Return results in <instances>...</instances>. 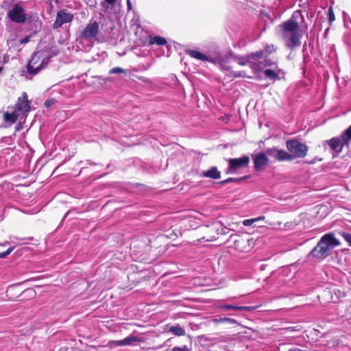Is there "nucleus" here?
I'll return each mask as SVG.
<instances>
[{
	"instance_id": "obj_30",
	"label": "nucleus",
	"mask_w": 351,
	"mask_h": 351,
	"mask_svg": "<svg viewBox=\"0 0 351 351\" xmlns=\"http://www.w3.org/2000/svg\"><path fill=\"white\" fill-rule=\"evenodd\" d=\"M262 51H264L265 56L267 58L270 53L274 52L275 51V47L274 45H267L265 47L262 49Z\"/></svg>"
},
{
	"instance_id": "obj_19",
	"label": "nucleus",
	"mask_w": 351,
	"mask_h": 351,
	"mask_svg": "<svg viewBox=\"0 0 351 351\" xmlns=\"http://www.w3.org/2000/svg\"><path fill=\"white\" fill-rule=\"evenodd\" d=\"M121 341V346H132L136 342L140 341V339L135 336L130 335L126 338L120 340Z\"/></svg>"
},
{
	"instance_id": "obj_3",
	"label": "nucleus",
	"mask_w": 351,
	"mask_h": 351,
	"mask_svg": "<svg viewBox=\"0 0 351 351\" xmlns=\"http://www.w3.org/2000/svg\"><path fill=\"white\" fill-rule=\"evenodd\" d=\"M55 54L50 49L39 50L34 52L27 65L29 75L33 76L45 68Z\"/></svg>"
},
{
	"instance_id": "obj_53",
	"label": "nucleus",
	"mask_w": 351,
	"mask_h": 351,
	"mask_svg": "<svg viewBox=\"0 0 351 351\" xmlns=\"http://www.w3.org/2000/svg\"><path fill=\"white\" fill-rule=\"evenodd\" d=\"M171 351H176V347L173 348L171 349Z\"/></svg>"
},
{
	"instance_id": "obj_37",
	"label": "nucleus",
	"mask_w": 351,
	"mask_h": 351,
	"mask_svg": "<svg viewBox=\"0 0 351 351\" xmlns=\"http://www.w3.org/2000/svg\"><path fill=\"white\" fill-rule=\"evenodd\" d=\"M256 221V219H254V218L245 219L243 221V224L246 226H252Z\"/></svg>"
},
{
	"instance_id": "obj_45",
	"label": "nucleus",
	"mask_w": 351,
	"mask_h": 351,
	"mask_svg": "<svg viewBox=\"0 0 351 351\" xmlns=\"http://www.w3.org/2000/svg\"><path fill=\"white\" fill-rule=\"evenodd\" d=\"M265 216L262 215L258 217L254 218V219H256V221H258L260 220H263V219H265Z\"/></svg>"
},
{
	"instance_id": "obj_34",
	"label": "nucleus",
	"mask_w": 351,
	"mask_h": 351,
	"mask_svg": "<svg viewBox=\"0 0 351 351\" xmlns=\"http://www.w3.org/2000/svg\"><path fill=\"white\" fill-rule=\"evenodd\" d=\"M328 23H329V24H331L335 19V14H334L333 10L331 7L328 10Z\"/></svg>"
},
{
	"instance_id": "obj_21",
	"label": "nucleus",
	"mask_w": 351,
	"mask_h": 351,
	"mask_svg": "<svg viewBox=\"0 0 351 351\" xmlns=\"http://www.w3.org/2000/svg\"><path fill=\"white\" fill-rule=\"evenodd\" d=\"M260 64H262V66L258 68V71H261V70L264 69L267 66L278 68L277 63L275 61L267 58V57L264 58V60L261 61V62Z\"/></svg>"
},
{
	"instance_id": "obj_17",
	"label": "nucleus",
	"mask_w": 351,
	"mask_h": 351,
	"mask_svg": "<svg viewBox=\"0 0 351 351\" xmlns=\"http://www.w3.org/2000/svg\"><path fill=\"white\" fill-rule=\"evenodd\" d=\"M156 45L158 46H163L167 45V40L165 38L159 36H149L147 40V45L150 46Z\"/></svg>"
},
{
	"instance_id": "obj_23",
	"label": "nucleus",
	"mask_w": 351,
	"mask_h": 351,
	"mask_svg": "<svg viewBox=\"0 0 351 351\" xmlns=\"http://www.w3.org/2000/svg\"><path fill=\"white\" fill-rule=\"evenodd\" d=\"M341 138L343 144L348 146L351 141V125L343 132Z\"/></svg>"
},
{
	"instance_id": "obj_2",
	"label": "nucleus",
	"mask_w": 351,
	"mask_h": 351,
	"mask_svg": "<svg viewBox=\"0 0 351 351\" xmlns=\"http://www.w3.org/2000/svg\"><path fill=\"white\" fill-rule=\"evenodd\" d=\"M340 245V241L336 239L332 233L323 235L317 245L311 250L308 257L324 260L330 254V252Z\"/></svg>"
},
{
	"instance_id": "obj_32",
	"label": "nucleus",
	"mask_w": 351,
	"mask_h": 351,
	"mask_svg": "<svg viewBox=\"0 0 351 351\" xmlns=\"http://www.w3.org/2000/svg\"><path fill=\"white\" fill-rule=\"evenodd\" d=\"M122 73H125V71L121 67H114L110 71V74H119Z\"/></svg>"
},
{
	"instance_id": "obj_12",
	"label": "nucleus",
	"mask_w": 351,
	"mask_h": 351,
	"mask_svg": "<svg viewBox=\"0 0 351 351\" xmlns=\"http://www.w3.org/2000/svg\"><path fill=\"white\" fill-rule=\"evenodd\" d=\"M254 169L256 171L262 169V168L268 164L269 160L266 154L263 152H259L252 156Z\"/></svg>"
},
{
	"instance_id": "obj_54",
	"label": "nucleus",
	"mask_w": 351,
	"mask_h": 351,
	"mask_svg": "<svg viewBox=\"0 0 351 351\" xmlns=\"http://www.w3.org/2000/svg\"><path fill=\"white\" fill-rule=\"evenodd\" d=\"M304 51H305V45L304 46V48H303V49H302V52L304 53Z\"/></svg>"
},
{
	"instance_id": "obj_40",
	"label": "nucleus",
	"mask_w": 351,
	"mask_h": 351,
	"mask_svg": "<svg viewBox=\"0 0 351 351\" xmlns=\"http://www.w3.org/2000/svg\"><path fill=\"white\" fill-rule=\"evenodd\" d=\"M53 104H54L53 99H49V100L45 101V106L47 108H49V107L51 106Z\"/></svg>"
},
{
	"instance_id": "obj_14",
	"label": "nucleus",
	"mask_w": 351,
	"mask_h": 351,
	"mask_svg": "<svg viewBox=\"0 0 351 351\" xmlns=\"http://www.w3.org/2000/svg\"><path fill=\"white\" fill-rule=\"evenodd\" d=\"M186 53L191 58L202 62H208L211 63V61H213V56L204 54L195 49H187Z\"/></svg>"
},
{
	"instance_id": "obj_20",
	"label": "nucleus",
	"mask_w": 351,
	"mask_h": 351,
	"mask_svg": "<svg viewBox=\"0 0 351 351\" xmlns=\"http://www.w3.org/2000/svg\"><path fill=\"white\" fill-rule=\"evenodd\" d=\"M235 61L241 66L249 65L251 68V61L249 58V54L246 56H237L235 57Z\"/></svg>"
},
{
	"instance_id": "obj_52",
	"label": "nucleus",
	"mask_w": 351,
	"mask_h": 351,
	"mask_svg": "<svg viewBox=\"0 0 351 351\" xmlns=\"http://www.w3.org/2000/svg\"><path fill=\"white\" fill-rule=\"evenodd\" d=\"M2 70H3V67L0 66V73H1Z\"/></svg>"
},
{
	"instance_id": "obj_10",
	"label": "nucleus",
	"mask_w": 351,
	"mask_h": 351,
	"mask_svg": "<svg viewBox=\"0 0 351 351\" xmlns=\"http://www.w3.org/2000/svg\"><path fill=\"white\" fill-rule=\"evenodd\" d=\"M249 58L251 61V69L255 71H258V68L262 66V64H260L261 62V60L266 57L264 51L260 49L249 53Z\"/></svg>"
},
{
	"instance_id": "obj_50",
	"label": "nucleus",
	"mask_w": 351,
	"mask_h": 351,
	"mask_svg": "<svg viewBox=\"0 0 351 351\" xmlns=\"http://www.w3.org/2000/svg\"><path fill=\"white\" fill-rule=\"evenodd\" d=\"M176 303H177V306L180 305V300H177Z\"/></svg>"
},
{
	"instance_id": "obj_33",
	"label": "nucleus",
	"mask_w": 351,
	"mask_h": 351,
	"mask_svg": "<svg viewBox=\"0 0 351 351\" xmlns=\"http://www.w3.org/2000/svg\"><path fill=\"white\" fill-rule=\"evenodd\" d=\"M256 308V306H239V311H253Z\"/></svg>"
},
{
	"instance_id": "obj_13",
	"label": "nucleus",
	"mask_w": 351,
	"mask_h": 351,
	"mask_svg": "<svg viewBox=\"0 0 351 351\" xmlns=\"http://www.w3.org/2000/svg\"><path fill=\"white\" fill-rule=\"evenodd\" d=\"M215 53V56L213 57V61H211V63L218 64L221 70L230 73V71L232 70L230 67L227 64L228 62L227 58L221 57L218 51H216Z\"/></svg>"
},
{
	"instance_id": "obj_9",
	"label": "nucleus",
	"mask_w": 351,
	"mask_h": 351,
	"mask_svg": "<svg viewBox=\"0 0 351 351\" xmlns=\"http://www.w3.org/2000/svg\"><path fill=\"white\" fill-rule=\"evenodd\" d=\"M249 162L250 158L245 155L240 158H230L228 160V172L231 173L240 168L247 167Z\"/></svg>"
},
{
	"instance_id": "obj_42",
	"label": "nucleus",
	"mask_w": 351,
	"mask_h": 351,
	"mask_svg": "<svg viewBox=\"0 0 351 351\" xmlns=\"http://www.w3.org/2000/svg\"><path fill=\"white\" fill-rule=\"evenodd\" d=\"M177 351H191V349L184 346L183 347H177Z\"/></svg>"
},
{
	"instance_id": "obj_41",
	"label": "nucleus",
	"mask_w": 351,
	"mask_h": 351,
	"mask_svg": "<svg viewBox=\"0 0 351 351\" xmlns=\"http://www.w3.org/2000/svg\"><path fill=\"white\" fill-rule=\"evenodd\" d=\"M238 55L235 54L234 52H232V51H229L228 55H227V57L226 58L228 59V58H232L234 60H235V57H237Z\"/></svg>"
},
{
	"instance_id": "obj_1",
	"label": "nucleus",
	"mask_w": 351,
	"mask_h": 351,
	"mask_svg": "<svg viewBox=\"0 0 351 351\" xmlns=\"http://www.w3.org/2000/svg\"><path fill=\"white\" fill-rule=\"evenodd\" d=\"M304 21L300 11H295L291 18L278 25L282 36L287 42V47L293 49L300 46L303 31L300 27Z\"/></svg>"
},
{
	"instance_id": "obj_51",
	"label": "nucleus",
	"mask_w": 351,
	"mask_h": 351,
	"mask_svg": "<svg viewBox=\"0 0 351 351\" xmlns=\"http://www.w3.org/2000/svg\"><path fill=\"white\" fill-rule=\"evenodd\" d=\"M7 243H8V242H7V241H6V242H5L4 243H0V245H6Z\"/></svg>"
},
{
	"instance_id": "obj_49",
	"label": "nucleus",
	"mask_w": 351,
	"mask_h": 351,
	"mask_svg": "<svg viewBox=\"0 0 351 351\" xmlns=\"http://www.w3.org/2000/svg\"><path fill=\"white\" fill-rule=\"evenodd\" d=\"M3 59H4V62H7L8 60V57L4 56Z\"/></svg>"
},
{
	"instance_id": "obj_11",
	"label": "nucleus",
	"mask_w": 351,
	"mask_h": 351,
	"mask_svg": "<svg viewBox=\"0 0 351 351\" xmlns=\"http://www.w3.org/2000/svg\"><path fill=\"white\" fill-rule=\"evenodd\" d=\"M16 110L23 112V114L30 111V104L26 93H23L22 97L19 98L18 103L16 104Z\"/></svg>"
},
{
	"instance_id": "obj_28",
	"label": "nucleus",
	"mask_w": 351,
	"mask_h": 351,
	"mask_svg": "<svg viewBox=\"0 0 351 351\" xmlns=\"http://www.w3.org/2000/svg\"><path fill=\"white\" fill-rule=\"evenodd\" d=\"M280 149H278L277 147H272V148H268L265 150V152L267 155H269L271 157H273L276 160L278 159V155L279 153Z\"/></svg>"
},
{
	"instance_id": "obj_16",
	"label": "nucleus",
	"mask_w": 351,
	"mask_h": 351,
	"mask_svg": "<svg viewBox=\"0 0 351 351\" xmlns=\"http://www.w3.org/2000/svg\"><path fill=\"white\" fill-rule=\"evenodd\" d=\"M343 145V143H342L340 138L338 137L332 138L328 141L330 148L337 154L342 151Z\"/></svg>"
},
{
	"instance_id": "obj_29",
	"label": "nucleus",
	"mask_w": 351,
	"mask_h": 351,
	"mask_svg": "<svg viewBox=\"0 0 351 351\" xmlns=\"http://www.w3.org/2000/svg\"><path fill=\"white\" fill-rule=\"evenodd\" d=\"M228 75L232 77L237 78V77H245V71H230V73H228Z\"/></svg>"
},
{
	"instance_id": "obj_36",
	"label": "nucleus",
	"mask_w": 351,
	"mask_h": 351,
	"mask_svg": "<svg viewBox=\"0 0 351 351\" xmlns=\"http://www.w3.org/2000/svg\"><path fill=\"white\" fill-rule=\"evenodd\" d=\"M14 250L13 247L8 248L5 252L0 253V258H5L7 256H8Z\"/></svg>"
},
{
	"instance_id": "obj_5",
	"label": "nucleus",
	"mask_w": 351,
	"mask_h": 351,
	"mask_svg": "<svg viewBox=\"0 0 351 351\" xmlns=\"http://www.w3.org/2000/svg\"><path fill=\"white\" fill-rule=\"evenodd\" d=\"M286 147L293 157V160L302 158L307 155L308 147L296 139H289L286 141Z\"/></svg>"
},
{
	"instance_id": "obj_43",
	"label": "nucleus",
	"mask_w": 351,
	"mask_h": 351,
	"mask_svg": "<svg viewBox=\"0 0 351 351\" xmlns=\"http://www.w3.org/2000/svg\"><path fill=\"white\" fill-rule=\"evenodd\" d=\"M317 160H321V159H317V158H315L312 160L306 161V162L308 163V164H310V165H313V164H315Z\"/></svg>"
},
{
	"instance_id": "obj_4",
	"label": "nucleus",
	"mask_w": 351,
	"mask_h": 351,
	"mask_svg": "<svg viewBox=\"0 0 351 351\" xmlns=\"http://www.w3.org/2000/svg\"><path fill=\"white\" fill-rule=\"evenodd\" d=\"M229 246L241 252H247L251 250L254 241L247 237L239 234H231L227 241Z\"/></svg>"
},
{
	"instance_id": "obj_44",
	"label": "nucleus",
	"mask_w": 351,
	"mask_h": 351,
	"mask_svg": "<svg viewBox=\"0 0 351 351\" xmlns=\"http://www.w3.org/2000/svg\"><path fill=\"white\" fill-rule=\"evenodd\" d=\"M105 1L109 5H114L117 0H105Z\"/></svg>"
},
{
	"instance_id": "obj_6",
	"label": "nucleus",
	"mask_w": 351,
	"mask_h": 351,
	"mask_svg": "<svg viewBox=\"0 0 351 351\" xmlns=\"http://www.w3.org/2000/svg\"><path fill=\"white\" fill-rule=\"evenodd\" d=\"M7 16L10 21L19 24L25 23L27 19L25 10L20 3L13 5L8 11Z\"/></svg>"
},
{
	"instance_id": "obj_24",
	"label": "nucleus",
	"mask_w": 351,
	"mask_h": 351,
	"mask_svg": "<svg viewBox=\"0 0 351 351\" xmlns=\"http://www.w3.org/2000/svg\"><path fill=\"white\" fill-rule=\"evenodd\" d=\"M213 322L215 324H221V323H229L231 324H237V322L232 318H229L226 317H216L213 319Z\"/></svg>"
},
{
	"instance_id": "obj_22",
	"label": "nucleus",
	"mask_w": 351,
	"mask_h": 351,
	"mask_svg": "<svg viewBox=\"0 0 351 351\" xmlns=\"http://www.w3.org/2000/svg\"><path fill=\"white\" fill-rule=\"evenodd\" d=\"M278 161H291L293 160V157H291V154H289V152H286L283 149L279 150V153L278 155Z\"/></svg>"
},
{
	"instance_id": "obj_15",
	"label": "nucleus",
	"mask_w": 351,
	"mask_h": 351,
	"mask_svg": "<svg viewBox=\"0 0 351 351\" xmlns=\"http://www.w3.org/2000/svg\"><path fill=\"white\" fill-rule=\"evenodd\" d=\"M221 176V172L218 170L217 167L215 166H213V167H210L206 171H203L200 174L201 177L211 178L213 180L220 179Z\"/></svg>"
},
{
	"instance_id": "obj_18",
	"label": "nucleus",
	"mask_w": 351,
	"mask_h": 351,
	"mask_svg": "<svg viewBox=\"0 0 351 351\" xmlns=\"http://www.w3.org/2000/svg\"><path fill=\"white\" fill-rule=\"evenodd\" d=\"M19 117L18 112L15 110L12 112H5L3 114L4 121L12 124L16 122Z\"/></svg>"
},
{
	"instance_id": "obj_55",
	"label": "nucleus",
	"mask_w": 351,
	"mask_h": 351,
	"mask_svg": "<svg viewBox=\"0 0 351 351\" xmlns=\"http://www.w3.org/2000/svg\"><path fill=\"white\" fill-rule=\"evenodd\" d=\"M49 1H51L52 0H49Z\"/></svg>"
},
{
	"instance_id": "obj_39",
	"label": "nucleus",
	"mask_w": 351,
	"mask_h": 351,
	"mask_svg": "<svg viewBox=\"0 0 351 351\" xmlns=\"http://www.w3.org/2000/svg\"><path fill=\"white\" fill-rule=\"evenodd\" d=\"M30 36H27L25 38L20 40L19 43L21 45H24L27 43L30 40Z\"/></svg>"
},
{
	"instance_id": "obj_25",
	"label": "nucleus",
	"mask_w": 351,
	"mask_h": 351,
	"mask_svg": "<svg viewBox=\"0 0 351 351\" xmlns=\"http://www.w3.org/2000/svg\"><path fill=\"white\" fill-rule=\"evenodd\" d=\"M263 73L267 78L270 80H278V74L276 72L274 69H265L263 71Z\"/></svg>"
},
{
	"instance_id": "obj_27",
	"label": "nucleus",
	"mask_w": 351,
	"mask_h": 351,
	"mask_svg": "<svg viewBox=\"0 0 351 351\" xmlns=\"http://www.w3.org/2000/svg\"><path fill=\"white\" fill-rule=\"evenodd\" d=\"M217 308L219 309L224 310V311H230V310L239 311V306L221 303L217 305Z\"/></svg>"
},
{
	"instance_id": "obj_8",
	"label": "nucleus",
	"mask_w": 351,
	"mask_h": 351,
	"mask_svg": "<svg viewBox=\"0 0 351 351\" xmlns=\"http://www.w3.org/2000/svg\"><path fill=\"white\" fill-rule=\"evenodd\" d=\"M73 19V15L66 10H61L58 12L56 19L53 24V29H58L64 24L70 23Z\"/></svg>"
},
{
	"instance_id": "obj_38",
	"label": "nucleus",
	"mask_w": 351,
	"mask_h": 351,
	"mask_svg": "<svg viewBox=\"0 0 351 351\" xmlns=\"http://www.w3.org/2000/svg\"><path fill=\"white\" fill-rule=\"evenodd\" d=\"M184 334H185L184 330L180 326L177 325V336H182Z\"/></svg>"
},
{
	"instance_id": "obj_26",
	"label": "nucleus",
	"mask_w": 351,
	"mask_h": 351,
	"mask_svg": "<svg viewBox=\"0 0 351 351\" xmlns=\"http://www.w3.org/2000/svg\"><path fill=\"white\" fill-rule=\"evenodd\" d=\"M247 176H243L240 178H228L226 180L219 182L218 184L220 185H225L231 182H238L241 180H245Z\"/></svg>"
},
{
	"instance_id": "obj_47",
	"label": "nucleus",
	"mask_w": 351,
	"mask_h": 351,
	"mask_svg": "<svg viewBox=\"0 0 351 351\" xmlns=\"http://www.w3.org/2000/svg\"><path fill=\"white\" fill-rule=\"evenodd\" d=\"M170 331L172 332L173 333L176 334V326H171L170 328Z\"/></svg>"
},
{
	"instance_id": "obj_31",
	"label": "nucleus",
	"mask_w": 351,
	"mask_h": 351,
	"mask_svg": "<svg viewBox=\"0 0 351 351\" xmlns=\"http://www.w3.org/2000/svg\"><path fill=\"white\" fill-rule=\"evenodd\" d=\"M339 234L351 247V234L344 232V231H342V232H339Z\"/></svg>"
},
{
	"instance_id": "obj_7",
	"label": "nucleus",
	"mask_w": 351,
	"mask_h": 351,
	"mask_svg": "<svg viewBox=\"0 0 351 351\" xmlns=\"http://www.w3.org/2000/svg\"><path fill=\"white\" fill-rule=\"evenodd\" d=\"M99 25L96 21H90L81 32L80 38L83 40H90L95 38L99 32Z\"/></svg>"
},
{
	"instance_id": "obj_46",
	"label": "nucleus",
	"mask_w": 351,
	"mask_h": 351,
	"mask_svg": "<svg viewBox=\"0 0 351 351\" xmlns=\"http://www.w3.org/2000/svg\"><path fill=\"white\" fill-rule=\"evenodd\" d=\"M127 5L129 10L132 9V5L130 0H127Z\"/></svg>"
},
{
	"instance_id": "obj_48",
	"label": "nucleus",
	"mask_w": 351,
	"mask_h": 351,
	"mask_svg": "<svg viewBox=\"0 0 351 351\" xmlns=\"http://www.w3.org/2000/svg\"><path fill=\"white\" fill-rule=\"evenodd\" d=\"M288 351H302V350L298 348H293V349L289 350Z\"/></svg>"
},
{
	"instance_id": "obj_35",
	"label": "nucleus",
	"mask_w": 351,
	"mask_h": 351,
	"mask_svg": "<svg viewBox=\"0 0 351 351\" xmlns=\"http://www.w3.org/2000/svg\"><path fill=\"white\" fill-rule=\"evenodd\" d=\"M121 341L120 340H113L110 341L108 343V346L110 348H114L118 346H121Z\"/></svg>"
}]
</instances>
